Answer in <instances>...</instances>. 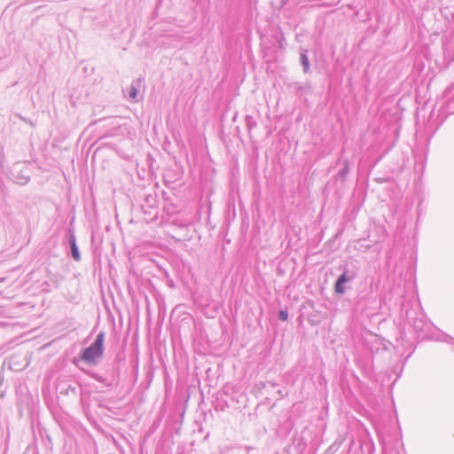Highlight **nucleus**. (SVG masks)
Wrapping results in <instances>:
<instances>
[{
	"instance_id": "1",
	"label": "nucleus",
	"mask_w": 454,
	"mask_h": 454,
	"mask_svg": "<svg viewBox=\"0 0 454 454\" xmlns=\"http://www.w3.org/2000/svg\"><path fill=\"white\" fill-rule=\"evenodd\" d=\"M104 339V333H100L95 341L89 348L84 349L82 359L88 364L97 363L103 356Z\"/></svg>"
},
{
	"instance_id": "2",
	"label": "nucleus",
	"mask_w": 454,
	"mask_h": 454,
	"mask_svg": "<svg viewBox=\"0 0 454 454\" xmlns=\"http://www.w3.org/2000/svg\"><path fill=\"white\" fill-rule=\"evenodd\" d=\"M70 242H71V247H72L73 257L74 258V260L78 261V260H80V254H79L74 239L71 238Z\"/></svg>"
},
{
	"instance_id": "3",
	"label": "nucleus",
	"mask_w": 454,
	"mask_h": 454,
	"mask_svg": "<svg viewBox=\"0 0 454 454\" xmlns=\"http://www.w3.org/2000/svg\"><path fill=\"white\" fill-rule=\"evenodd\" d=\"M301 59L303 65L304 72L307 73L309 69V59L305 54H301Z\"/></svg>"
},
{
	"instance_id": "4",
	"label": "nucleus",
	"mask_w": 454,
	"mask_h": 454,
	"mask_svg": "<svg viewBox=\"0 0 454 454\" xmlns=\"http://www.w3.org/2000/svg\"><path fill=\"white\" fill-rule=\"evenodd\" d=\"M279 319L282 321H286L288 318V313L286 310H280L278 313Z\"/></svg>"
},
{
	"instance_id": "5",
	"label": "nucleus",
	"mask_w": 454,
	"mask_h": 454,
	"mask_svg": "<svg viewBox=\"0 0 454 454\" xmlns=\"http://www.w3.org/2000/svg\"><path fill=\"white\" fill-rule=\"evenodd\" d=\"M137 90L136 88L134 87H131L130 88V90H129V97L132 98V99H135L137 98Z\"/></svg>"
},
{
	"instance_id": "6",
	"label": "nucleus",
	"mask_w": 454,
	"mask_h": 454,
	"mask_svg": "<svg viewBox=\"0 0 454 454\" xmlns=\"http://www.w3.org/2000/svg\"><path fill=\"white\" fill-rule=\"evenodd\" d=\"M334 291L338 294L344 293V286H334Z\"/></svg>"
},
{
	"instance_id": "7",
	"label": "nucleus",
	"mask_w": 454,
	"mask_h": 454,
	"mask_svg": "<svg viewBox=\"0 0 454 454\" xmlns=\"http://www.w3.org/2000/svg\"><path fill=\"white\" fill-rule=\"evenodd\" d=\"M348 281V279L346 278V276L345 274H342L340 276V278H338V280L336 281L335 284H344Z\"/></svg>"
}]
</instances>
